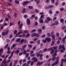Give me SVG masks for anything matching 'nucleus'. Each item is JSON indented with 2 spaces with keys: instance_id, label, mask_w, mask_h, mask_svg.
<instances>
[{
  "instance_id": "obj_1",
  "label": "nucleus",
  "mask_w": 66,
  "mask_h": 66,
  "mask_svg": "<svg viewBox=\"0 0 66 66\" xmlns=\"http://www.w3.org/2000/svg\"><path fill=\"white\" fill-rule=\"evenodd\" d=\"M31 37H39V35L37 33H34L31 35Z\"/></svg>"
},
{
  "instance_id": "obj_2",
  "label": "nucleus",
  "mask_w": 66,
  "mask_h": 66,
  "mask_svg": "<svg viewBox=\"0 0 66 66\" xmlns=\"http://www.w3.org/2000/svg\"><path fill=\"white\" fill-rule=\"evenodd\" d=\"M63 49V50L65 51V48L64 45L62 44V45H59V49Z\"/></svg>"
},
{
  "instance_id": "obj_3",
  "label": "nucleus",
  "mask_w": 66,
  "mask_h": 66,
  "mask_svg": "<svg viewBox=\"0 0 66 66\" xmlns=\"http://www.w3.org/2000/svg\"><path fill=\"white\" fill-rule=\"evenodd\" d=\"M30 2V1H25L22 4L23 6H25L26 4H27L29 3Z\"/></svg>"
},
{
  "instance_id": "obj_4",
  "label": "nucleus",
  "mask_w": 66,
  "mask_h": 66,
  "mask_svg": "<svg viewBox=\"0 0 66 66\" xmlns=\"http://www.w3.org/2000/svg\"><path fill=\"white\" fill-rule=\"evenodd\" d=\"M26 22L27 25H30V20L29 19H27Z\"/></svg>"
},
{
  "instance_id": "obj_5",
  "label": "nucleus",
  "mask_w": 66,
  "mask_h": 66,
  "mask_svg": "<svg viewBox=\"0 0 66 66\" xmlns=\"http://www.w3.org/2000/svg\"><path fill=\"white\" fill-rule=\"evenodd\" d=\"M45 39L46 40H47L48 43H50L51 42V38H50L46 37Z\"/></svg>"
},
{
  "instance_id": "obj_6",
  "label": "nucleus",
  "mask_w": 66,
  "mask_h": 66,
  "mask_svg": "<svg viewBox=\"0 0 66 66\" xmlns=\"http://www.w3.org/2000/svg\"><path fill=\"white\" fill-rule=\"evenodd\" d=\"M15 46H16V44H13L10 48L11 50H12L13 49Z\"/></svg>"
},
{
  "instance_id": "obj_7",
  "label": "nucleus",
  "mask_w": 66,
  "mask_h": 66,
  "mask_svg": "<svg viewBox=\"0 0 66 66\" xmlns=\"http://www.w3.org/2000/svg\"><path fill=\"white\" fill-rule=\"evenodd\" d=\"M51 37L52 38L53 40H55V35L53 34L52 35Z\"/></svg>"
},
{
  "instance_id": "obj_8",
  "label": "nucleus",
  "mask_w": 66,
  "mask_h": 66,
  "mask_svg": "<svg viewBox=\"0 0 66 66\" xmlns=\"http://www.w3.org/2000/svg\"><path fill=\"white\" fill-rule=\"evenodd\" d=\"M43 63V61H41L40 62L39 61L38 62L37 65L38 66V65H42Z\"/></svg>"
},
{
  "instance_id": "obj_9",
  "label": "nucleus",
  "mask_w": 66,
  "mask_h": 66,
  "mask_svg": "<svg viewBox=\"0 0 66 66\" xmlns=\"http://www.w3.org/2000/svg\"><path fill=\"white\" fill-rule=\"evenodd\" d=\"M39 22L40 23H43L44 22V20L43 19H39Z\"/></svg>"
},
{
  "instance_id": "obj_10",
  "label": "nucleus",
  "mask_w": 66,
  "mask_h": 66,
  "mask_svg": "<svg viewBox=\"0 0 66 66\" xmlns=\"http://www.w3.org/2000/svg\"><path fill=\"white\" fill-rule=\"evenodd\" d=\"M20 39H21L20 38H18L16 40L15 42H18V43H19V42L20 41Z\"/></svg>"
},
{
  "instance_id": "obj_11",
  "label": "nucleus",
  "mask_w": 66,
  "mask_h": 66,
  "mask_svg": "<svg viewBox=\"0 0 66 66\" xmlns=\"http://www.w3.org/2000/svg\"><path fill=\"white\" fill-rule=\"evenodd\" d=\"M47 19L48 21H51V20H52V19L50 18V17H48L47 18Z\"/></svg>"
},
{
  "instance_id": "obj_12",
  "label": "nucleus",
  "mask_w": 66,
  "mask_h": 66,
  "mask_svg": "<svg viewBox=\"0 0 66 66\" xmlns=\"http://www.w3.org/2000/svg\"><path fill=\"white\" fill-rule=\"evenodd\" d=\"M19 53V50H17L15 52V54H18Z\"/></svg>"
},
{
  "instance_id": "obj_13",
  "label": "nucleus",
  "mask_w": 66,
  "mask_h": 66,
  "mask_svg": "<svg viewBox=\"0 0 66 66\" xmlns=\"http://www.w3.org/2000/svg\"><path fill=\"white\" fill-rule=\"evenodd\" d=\"M54 7V6L52 5H50L48 6V8H49V9L51 8H53Z\"/></svg>"
},
{
  "instance_id": "obj_14",
  "label": "nucleus",
  "mask_w": 66,
  "mask_h": 66,
  "mask_svg": "<svg viewBox=\"0 0 66 66\" xmlns=\"http://www.w3.org/2000/svg\"><path fill=\"white\" fill-rule=\"evenodd\" d=\"M3 48H1L0 49V53L1 54L3 52Z\"/></svg>"
},
{
  "instance_id": "obj_15",
  "label": "nucleus",
  "mask_w": 66,
  "mask_h": 66,
  "mask_svg": "<svg viewBox=\"0 0 66 66\" xmlns=\"http://www.w3.org/2000/svg\"><path fill=\"white\" fill-rule=\"evenodd\" d=\"M26 12V8H23L22 10V13H24Z\"/></svg>"
},
{
  "instance_id": "obj_16",
  "label": "nucleus",
  "mask_w": 66,
  "mask_h": 66,
  "mask_svg": "<svg viewBox=\"0 0 66 66\" xmlns=\"http://www.w3.org/2000/svg\"><path fill=\"white\" fill-rule=\"evenodd\" d=\"M14 2H15V3H16V4H19V1L18 0H15L14 1Z\"/></svg>"
},
{
  "instance_id": "obj_17",
  "label": "nucleus",
  "mask_w": 66,
  "mask_h": 66,
  "mask_svg": "<svg viewBox=\"0 0 66 66\" xmlns=\"http://www.w3.org/2000/svg\"><path fill=\"white\" fill-rule=\"evenodd\" d=\"M38 31L39 33L40 34V33L42 32V29H39L38 30Z\"/></svg>"
},
{
  "instance_id": "obj_18",
  "label": "nucleus",
  "mask_w": 66,
  "mask_h": 66,
  "mask_svg": "<svg viewBox=\"0 0 66 66\" xmlns=\"http://www.w3.org/2000/svg\"><path fill=\"white\" fill-rule=\"evenodd\" d=\"M35 12L36 13H39V11L38 10V9H36L35 10Z\"/></svg>"
},
{
  "instance_id": "obj_19",
  "label": "nucleus",
  "mask_w": 66,
  "mask_h": 66,
  "mask_svg": "<svg viewBox=\"0 0 66 66\" xmlns=\"http://www.w3.org/2000/svg\"><path fill=\"white\" fill-rule=\"evenodd\" d=\"M40 40H38L36 41V43H38V44L39 45L40 44Z\"/></svg>"
},
{
  "instance_id": "obj_20",
  "label": "nucleus",
  "mask_w": 66,
  "mask_h": 66,
  "mask_svg": "<svg viewBox=\"0 0 66 66\" xmlns=\"http://www.w3.org/2000/svg\"><path fill=\"white\" fill-rule=\"evenodd\" d=\"M30 35V34L29 33L27 34L26 36V38H27L28 37H29V36Z\"/></svg>"
},
{
  "instance_id": "obj_21",
  "label": "nucleus",
  "mask_w": 66,
  "mask_h": 66,
  "mask_svg": "<svg viewBox=\"0 0 66 66\" xmlns=\"http://www.w3.org/2000/svg\"><path fill=\"white\" fill-rule=\"evenodd\" d=\"M28 7L30 10H32L33 8V6H29Z\"/></svg>"
},
{
  "instance_id": "obj_22",
  "label": "nucleus",
  "mask_w": 66,
  "mask_h": 66,
  "mask_svg": "<svg viewBox=\"0 0 66 66\" xmlns=\"http://www.w3.org/2000/svg\"><path fill=\"white\" fill-rule=\"evenodd\" d=\"M40 19H43L44 18V15H42L40 17Z\"/></svg>"
},
{
  "instance_id": "obj_23",
  "label": "nucleus",
  "mask_w": 66,
  "mask_h": 66,
  "mask_svg": "<svg viewBox=\"0 0 66 66\" xmlns=\"http://www.w3.org/2000/svg\"><path fill=\"white\" fill-rule=\"evenodd\" d=\"M2 35L3 36H5V35H6V34H5V32L3 31L2 32Z\"/></svg>"
},
{
  "instance_id": "obj_24",
  "label": "nucleus",
  "mask_w": 66,
  "mask_h": 66,
  "mask_svg": "<svg viewBox=\"0 0 66 66\" xmlns=\"http://www.w3.org/2000/svg\"><path fill=\"white\" fill-rule=\"evenodd\" d=\"M26 58H25L24 59H23L22 61L23 63H24V62H26L27 61V60H26Z\"/></svg>"
},
{
  "instance_id": "obj_25",
  "label": "nucleus",
  "mask_w": 66,
  "mask_h": 66,
  "mask_svg": "<svg viewBox=\"0 0 66 66\" xmlns=\"http://www.w3.org/2000/svg\"><path fill=\"white\" fill-rule=\"evenodd\" d=\"M56 36L57 37H59V36H60V34L59 32L56 33Z\"/></svg>"
},
{
  "instance_id": "obj_26",
  "label": "nucleus",
  "mask_w": 66,
  "mask_h": 66,
  "mask_svg": "<svg viewBox=\"0 0 66 66\" xmlns=\"http://www.w3.org/2000/svg\"><path fill=\"white\" fill-rule=\"evenodd\" d=\"M48 50V49L47 48H45L43 50V52H46Z\"/></svg>"
},
{
  "instance_id": "obj_27",
  "label": "nucleus",
  "mask_w": 66,
  "mask_h": 66,
  "mask_svg": "<svg viewBox=\"0 0 66 66\" xmlns=\"http://www.w3.org/2000/svg\"><path fill=\"white\" fill-rule=\"evenodd\" d=\"M54 41H53L52 43H51V46H53L54 45Z\"/></svg>"
},
{
  "instance_id": "obj_28",
  "label": "nucleus",
  "mask_w": 66,
  "mask_h": 66,
  "mask_svg": "<svg viewBox=\"0 0 66 66\" xmlns=\"http://www.w3.org/2000/svg\"><path fill=\"white\" fill-rule=\"evenodd\" d=\"M46 40H42V42L43 43H44V44H46V43H47V42L46 41Z\"/></svg>"
},
{
  "instance_id": "obj_29",
  "label": "nucleus",
  "mask_w": 66,
  "mask_h": 66,
  "mask_svg": "<svg viewBox=\"0 0 66 66\" xmlns=\"http://www.w3.org/2000/svg\"><path fill=\"white\" fill-rule=\"evenodd\" d=\"M23 26V24L22 23H21L20 25V28L21 29L22 28V26Z\"/></svg>"
},
{
  "instance_id": "obj_30",
  "label": "nucleus",
  "mask_w": 66,
  "mask_h": 66,
  "mask_svg": "<svg viewBox=\"0 0 66 66\" xmlns=\"http://www.w3.org/2000/svg\"><path fill=\"white\" fill-rule=\"evenodd\" d=\"M52 58V60L53 61H54L55 59H56V57H53Z\"/></svg>"
},
{
  "instance_id": "obj_31",
  "label": "nucleus",
  "mask_w": 66,
  "mask_h": 66,
  "mask_svg": "<svg viewBox=\"0 0 66 66\" xmlns=\"http://www.w3.org/2000/svg\"><path fill=\"white\" fill-rule=\"evenodd\" d=\"M14 15L15 18H16L17 17V13H15L14 14Z\"/></svg>"
},
{
  "instance_id": "obj_32",
  "label": "nucleus",
  "mask_w": 66,
  "mask_h": 66,
  "mask_svg": "<svg viewBox=\"0 0 66 66\" xmlns=\"http://www.w3.org/2000/svg\"><path fill=\"white\" fill-rule=\"evenodd\" d=\"M60 20L61 22V23H63V22H64V20L63 19H61Z\"/></svg>"
},
{
  "instance_id": "obj_33",
  "label": "nucleus",
  "mask_w": 66,
  "mask_h": 66,
  "mask_svg": "<svg viewBox=\"0 0 66 66\" xmlns=\"http://www.w3.org/2000/svg\"><path fill=\"white\" fill-rule=\"evenodd\" d=\"M34 62L33 61H32L30 63V65L31 66H33L34 64Z\"/></svg>"
},
{
  "instance_id": "obj_34",
  "label": "nucleus",
  "mask_w": 66,
  "mask_h": 66,
  "mask_svg": "<svg viewBox=\"0 0 66 66\" xmlns=\"http://www.w3.org/2000/svg\"><path fill=\"white\" fill-rule=\"evenodd\" d=\"M24 41V40L23 39H22L20 42V43L22 44H23V42Z\"/></svg>"
},
{
  "instance_id": "obj_35",
  "label": "nucleus",
  "mask_w": 66,
  "mask_h": 66,
  "mask_svg": "<svg viewBox=\"0 0 66 66\" xmlns=\"http://www.w3.org/2000/svg\"><path fill=\"white\" fill-rule=\"evenodd\" d=\"M62 30H64V29H66V26H63L62 28Z\"/></svg>"
},
{
  "instance_id": "obj_36",
  "label": "nucleus",
  "mask_w": 66,
  "mask_h": 66,
  "mask_svg": "<svg viewBox=\"0 0 66 66\" xmlns=\"http://www.w3.org/2000/svg\"><path fill=\"white\" fill-rule=\"evenodd\" d=\"M9 31L8 30H7V31H6L5 32L6 35H7V34H8L9 33Z\"/></svg>"
},
{
  "instance_id": "obj_37",
  "label": "nucleus",
  "mask_w": 66,
  "mask_h": 66,
  "mask_svg": "<svg viewBox=\"0 0 66 66\" xmlns=\"http://www.w3.org/2000/svg\"><path fill=\"white\" fill-rule=\"evenodd\" d=\"M48 22H49V21L48 20H45V21L44 22L45 23H48Z\"/></svg>"
},
{
  "instance_id": "obj_38",
  "label": "nucleus",
  "mask_w": 66,
  "mask_h": 66,
  "mask_svg": "<svg viewBox=\"0 0 66 66\" xmlns=\"http://www.w3.org/2000/svg\"><path fill=\"white\" fill-rule=\"evenodd\" d=\"M17 33V30H15L14 32V34H16Z\"/></svg>"
},
{
  "instance_id": "obj_39",
  "label": "nucleus",
  "mask_w": 66,
  "mask_h": 66,
  "mask_svg": "<svg viewBox=\"0 0 66 66\" xmlns=\"http://www.w3.org/2000/svg\"><path fill=\"white\" fill-rule=\"evenodd\" d=\"M38 25V23L37 22H35V26H36Z\"/></svg>"
},
{
  "instance_id": "obj_40",
  "label": "nucleus",
  "mask_w": 66,
  "mask_h": 66,
  "mask_svg": "<svg viewBox=\"0 0 66 66\" xmlns=\"http://www.w3.org/2000/svg\"><path fill=\"white\" fill-rule=\"evenodd\" d=\"M7 16L9 18V19H11V16L9 14H7Z\"/></svg>"
},
{
  "instance_id": "obj_41",
  "label": "nucleus",
  "mask_w": 66,
  "mask_h": 66,
  "mask_svg": "<svg viewBox=\"0 0 66 66\" xmlns=\"http://www.w3.org/2000/svg\"><path fill=\"white\" fill-rule=\"evenodd\" d=\"M9 46V44H7L5 46V48H7L8 46Z\"/></svg>"
},
{
  "instance_id": "obj_42",
  "label": "nucleus",
  "mask_w": 66,
  "mask_h": 66,
  "mask_svg": "<svg viewBox=\"0 0 66 66\" xmlns=\"http://www.w3.org/2000/svg\"><path fill=\"white\" fill-rule=\"evenodd\" d=\"M35 55V54H31L30 55V56L31 57H33Z\"/></svg>"
},
{
  "instance_id": "obj_43",
  "label": "nucleus",
  "mask_w": 66,
  "mask_h": 66,
  "mask_svg": "<svg viewBox=\"0 0 66 66\" xmlns=\"http://www.w3.org/2000/svg\"><path fill=\"white\" fill-rule=\"evenodd\" d=\"M24 18L25 19H26L27 17H28V15H24Z\"/></svg>"
},
{
  "instance_id": "obj_44",
  "label": "nucleus",
  "mask_w": 66,
  "mask_h": 66,
  "mask_svg": "<svg viewBox=\"0 0 66 66\" xmlns=\"http://www.w3.org/2000/svg\"><path fill=\"white\" fill-rule=\"evenodd\" d=\"M13 65V62H11L9 66H12Z\"/></svg>"
},
{
  "instance_id": "obj_45",
  "label": "nucleus",
  "mask_w": 66,
  "mask_h": 66,
  "mask_svg": "<svg viewBox=\"0 0 66 66\" xmlns=\"http://www.w3.org/2000/svg\"><path fill=\"white\" fill-rule=\"evenodd\" d=\"M14 53V51H12L11 52V53H10L11 56H13V55Z\"/></svg>"
},
{
  "instance_id": "obj_46",
  "label": "nucleus",
  "mask_w": 66,
  "mask_h": 66,
  "mask_svg": "<svg viewBox=\"0 0 66 66\" xmlns=\"http://www.w3.org/2000/svg\"><path fill=\"white\" fill-rule=\"evenodd\" d=\"M12 37H13V35H12V34L10 35L9 36L10 39H11V38H12Z\"/></svg>"
},
{
  "instance_id": "obj_47",
  "label": "nucleus",
  "mask_w": 66,
  "mask_h": 66,
  "mask_svg": "<svg viewBox=\"0 0 66 66\" xmlns=\"http://www.w3.org/2000/svg\"><path fill=\"white\" fill-rule=\"evenodd\" d=\"M57 55V54H56V53H55L52 56L53 57H56L55 56Z\"/></svg>"
},
{
  "instance_id": "obj_48",
  "label": "nucleus",
  "mask_w": 66,
  "mask_h": 66,
  "mask_svg": "<svg viewBox=\"0 0 66 66\" xmlns=\"http://www.w3.org/2000/svg\"><path fill=\"white\" fill-rule=\"evenodd\" d=\"M26 50H24V51L23 52V54H26Z\"/></svg>"
},
{
  "instance_id": "obj_49",
  "label": "nucleus",
  "mask_w": 66,
  "mask_h": 66,
  "mask_svg": "<svg viewBox=\"0 0 66 66\" xmlns=\"http://www.w3.org/2000/svg\"><path fill=\"white\" fill-rule=\"evenodd\" d=\"M51 54H52L53 53H54V50H52L51 51Z\"/></svg>"
},
{
  "instance_id": "obj_50",
  "label": "nucleus",
  "mask_w": 66,
  "mask_h": 66,
  "mask_svg": "<svg viewBox=\"0 0 66 66\" xmlns=\"http://www.w3.org/2000/svg\"><path fill=\"white\" fill-rule=\"evenodd\" d=\"M46 37V35L45 34L43 35V36H42V38H43L44 37Z\"/></svg>"
},
{
  "instance_id": "obj_51",
  "label": "nucleus",
  "mask_w": 66,
  "mask_h": 66,
  "mask_svg": "<svg viewBox=\"0 0 66 66\" xmlns=\"http://www.w3.org/2000/svg\"><path fill=\"white\" fill-rule=\"evenodd\" d=\"M28 46L29 48H31L32 47V46H33L32 45H28Z\"/></svg>"
},
{
  "instance_id": "obj_52",
  "label": "nucleus",
  "mask_w": 66,
  "mask_h": 66,
  "mask_svg": "<svg viewBox=\"0 0 66 66\" xmlns=\"http://www.w3.org/2000/svg\"><path fill=\"white\" fill-rule=\"evenodd\" d=\"M22 59H20L19 61V63L20 64H22Z\"/></svg>"
},
{
  "instance_id": "obj_53",
  "label": "nucleus",
  "mask_w": 66,
  "mask_h": 66,
  "mask_svg": "<svg viewBox=\"0 0 66 66\" xmlns=\"http://www.w3.org/2000/svg\"><path fill=\"white\" fill-rule=\"evenodd\" d=\"M49 13L50 14H52V12L51 10L49 11Z\"/></svg>"
},
{
  "instance_id": "obj_54",
  "label": "nucleus",
  "mask_w": 66,
  "mask_h": 66,
  "mask_svg": "<svg viewBox=\"0 0 66 66\" xmlns=\"http://www.w3.org/2000/svg\"><path fill=\"white\" fill-rule=\"evenodd\" d=\"M22 37H26V34H23L22 35Z\"/></svg>"
},
{
  "instance_id": "obj_55",
  "label": "nucleus",
  "mask_w": 66,
  "mask_h": 66,
  "mask_svg": "<svg viewBox=\"0 0 66 66\" xmlns=\"http://www.w3.org/2000/svg\"><path fill=\"white\" fill-rule=\"evenodd\" d=\"M38 38H35L33 40L34 41V42H35L37 40H38Z\"/></svg>"
},
{
  "instance_id": "obj_56",
  "label": "nucleus",
  "mask_w": 66,
  "mask_h": 66,
  "mask_svg": "<svg viewBox=\"0 0 66 66\" xmlns=\"http://www.w3.org/2000/svg\"><path fill=\"white\" fill-rule=\"evenodd\" d=\"M30 63H31V61H27V64H28V65H29V64H30Z\"/></svg>"
},
{
  "instance_id": "obj_57",
  "label": "nucleus",
  "mask_w": 66,
  "mask_h": 66,
  "mask_svg": "<svg viewBox=\"0 0 66 66\" xmlns=\"http://www.w3.org/2000/svg\"><path fill=\"white\" fill-rule=\"evenodd\" d=\"M56 60L57 61H59V56L57 57L56 58Z\"/></svg>"
},
{
  "instance_id": "obj_58",
  "label": "nucleus",
  "mask_w": 66,
  "mask_h": 66,
  "mask_svg": "<svg viewBox=\"0 0 66 66\" xmlns=\"http://www.w3.org/2000/svg\"><path fill=\"white\" fill-rule=\"evenodd\" d=\"M24 33H27V32H28V31L27 30H25L24 31Z\"/></svg>"
},
{
  "instance_id": "obj_59",
  "label": "nucleus",
  "mask_w": 66,
  "mask_h": 66,
  "mask_svg": "<svg viewBox=\"0 0 66 66\" xmlns=\"http://www.w3.org/2000/svg\"><path fill=\"white\" fill-rule=\"evenodd\" d=\"M7 3L8 4L9 6H10L11 5V3L8 2H7Z\"/></svg>"
},
{
  "instance_id": "obj_60",
  "label": "nucleus",
  "mask_w": 66,
  "mask_h": 66,
  "mask_svg": "<svg viewBox=\"0 0 66 66\" xmlns=\"http://www.w3.org/2000/svg\"><path fill=\"white\" fill-rule=\"evenodd\" d=\"M42 30H45V26H43L42 28Z\"/></svg>"
},
{
  "instance_id": "obj_61",
  "label": "nucleus",
  "mask_w": 66,
  "mask_h": 66,
  "mask_svg": "<svg viewBox=\"0 0 66 66\" xmlns=\"http://www.w3.org/2000/svg\"><path fill=\"white\" fill-rule=\"evenodd\" d=\"M5 20L7 22L8 21H9V18H6Z\"/></svg>"
},
{
  "instance_id": "obj_62",
  "label": "nucleus",
  "mask_w": 66,
  "mask_h": 66,
  "mask_svg": "<svg viewBox=\"0 0 66 66\" xmlns=\"http://www.w3.org/2000/svg\"><path fill=\"white\" fill-rule=\"evenodd\" d=\"M66 38V37H64L62 39V41H64Z\"/></svg>"
},
{
  "instance_id": "obj_63",
  "label": "nucleus",
  "mask_w": 66,
  "mask_h": 66,
  "mask_svg": "<svg viewBox=\"0 0 66 66\" xmlns=\"http://www.w3.org/2000/svg\"><path fill=\"white\" fill-rule=\"evenodd\" d=\"M47 35H48V36L49 37H50V36H51V34H50L49 33H48L47 34Z\"/></svg>"
},
{
  "instance_id": "obj_64",
  "label": "nucleus",
  "mask_w": 66,
  "mask_h": 66,
  "mask_svg": "<svg viewBox=\"0 0 66 66\" xmlns=\"http://www.w3.org/2000/svg\"><path fill=\"white\" fill-rule=\"evenodd\" d=\"M37 58H36L34 60V62H37Z\"/></svg>"
}]
</instances>
